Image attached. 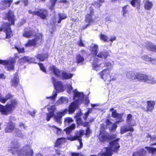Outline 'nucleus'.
I'll return each instance as SVG.
<instances>
[{"label": "nucleus", "mask_w": 156, "mask_h": 156, "mask_svg": "<svg viewBox=\"0 0 156 156\" xmlns=\"http://www.w3.org/2000/svg\"><path fill=\"white\" fill-rule=\"evenodd\" d=\"M68 92L71 93L72 91L74 94V98L75 101L72 102L69 106V112L73 113L77 109L79 105L82 103L84 95L82 92H80L77 91L76 89L73 90V88L71 85L68 86Z\"/></svg>", "instance_id": "nucleus-1"}, {"label": "nucleus", "mask_w": 156, "mask_h": 156, "mask_svg": "<svg viewBox=\"0 0 156 156\" xmlns=\"http://www.w3.org/2000/svg\"><path fill=\"white\" fill-rule=\"evenodd\" d=\"M119 138H117L115 140L109 142L110 147H105L102 150V154L106 156H111L113 152H117L120 147L118 143Z\"/></svg>", "instance_id": "nucleus-2"}, {"label": "nucleus", "mask_w": 156, "mask_h": 156, "mask_svg": "<svg viewBox=\"0 0 156 156\" xmlns=\"http://www.w3.org/2000/svg\"><path fill=\"white\" fill-rule=\"evenodd\" d=\"M11 149H9V151L14 155H17L18 156H28L29 155V149L27 146L26 148H23L22 149L19 150L18 148V145L16 142H12L10 144Z\"/></svg>", "instance_id": "nucleus-3"}, {"label": "nucleus", "mask_w": 156, "mask_h": 156, "mask_svg": "<svg viewBox=\"0 0 156 156\" xmlns=\"http://www.w3.org/2000/svg\"><path fill=\"white\" fill-rule=\"evenodd\" d=\"M17 105V102L15 100H12L11 104H7L5 106L0 105V112L3 115H8L12 111Z\"/></svg>", "instance_id": "nucleus-4"}, {"label": "nucleus", "mask_w": 156, "mask_h": 156, "mask_svg": "<svg viewBox=\"0 0 156 156\" xmlns=\"http://www.w3.org/2000/svg\"><path fill=\"white\" fill-rule=\"evenodd\" d=\"M15 131L16 135L19 137H22L24 136V134L21 133L20 130L16 129L15 128V125L12 122H9L8 123L5 127V131L6 133H10L12 132L13 130Z\"/></svg>", "instance_id": "nucleus-5"}, {"label": "nucleus", "mask_w": 156, "mask_h": 156, "mask_svg": "<svg viewBox=\"0 0 156 156\" xmlns=\"http://www.w3.org/2000/svg\"><path fill=\"white\" fill-rule=\"evenodd\" d=\"M41 41L42 36L40 34H37L34 39L29 40L25 46L26 47L35 46L37 44H40Z\"/></svg>", "instance_id": "nucleus-6"}, {"label": "nucleus", "mask_w": 156, "mask_h": 156, "mask_svg": "<svg viewBox=\"0 0 156 156\" xmlns=\"http://www.w3.org/2000/svg\"><path fill=\"white\" fill-rule=\"evenodd\" d=\"M10 26V25L9 23H4L2 25L1 28H0V31H3L5 32L6 38H9L13 35L12 31L11 30Z\"/></svg>", "instance_id": "nucleus-7"}, {"label": "nucleus", "mask_w": 156, "mask_h": 156, "mask_svg": "<svg viewBox=\"0 0 156 156\" xmlns=\"http://www.w3.org/2000/svg\"><path fill=\"white\" fill-rule=\"evenodd\" d=\"M15 62V59L13 58L8 61L0 60V64L6 65V67L9 70H12L14 69V64Z\"/></svg>", "instance_id": "nucleus-8"}, {"label": "nucleus", "mask_w": 156, "mask_h": 156, "mask_svg": "<svg viewBox=\"0 0 156 156\" xmlns=\"http://www.w3.org/2000/svg\"><path fill=\"white\" fill-rule=\"evenodd\" d=\"M51 80L56 90L59 92L63 91V87L62 82L60 81H56L53 77L51 78Z\"/></svg>", "instance_id": "nucleus-9"}, {"label": "nucleus", "mask_w": 156, "mask_h": 156, "mask_svg": "<svg viewBox=\"0 0 156 156\" xmlns=\"http://www.w3.org/2000/svg\"><path fill=\"white\" fill-rule=\"evenodd\" d=\"M84 131L83 130H81L79 131H77L75 133V136H74L68 137L67 139L71 141H74L76 140H81L80 138L84 135Z\"/></svg>", "instance_id": "nucleus-10"}, {"label": "nucleus", "mask_w": 156, "mask_h": 156, "mask_svg": "<svg viewBox=\"0 0 156 156\" xmlns=\"http://www.w3.org/2000/svg\"><path fill=\"white\" fill-rule=\"evenodd\" d=\"M15 16L13 12L11 10H9L7 13L5 14V19L8 20L12 25L14 24Z\"/></svg>", "instance_id": "nucleus-11"}, {"label": "nucleus", "mask_w": 156, "mask_h": 156, "mask_svg": "<svg viewBox=\"0 0 156 156\" xmlns=\"http://www.w3.org/2000/svg\"><path fill=\"white\" fill-rule=\"evenodd\" d=\"M110 70L108 69H106L98 73V74L102 79L105 81H106L110 76Z\"/></svg>", "instance_id": "nucleus-12"}, {"label": "nucleus", "mask_w": 156, "mask_h": 156, "mask_svg": "<svg viewBox=\"0 0 156 156\" xmlns=\"http://www.w3.org/2000/svg\"><path fill=\"white\" fill-rule=\"evenodd\" d=\"M147 105L146 108L144 107H142V109L145 111L152 112L154 108V106L155 105V103L154 101H148L147 102Z\"/></svg>", "instance_id": "nucleus-13"}, {"label": "nucleus", "mask_w": 156, "mask_h": 156, "mask_svg": "<svg viewBox=\"0 0 156 156\" xmlns=\"http://www.w3.org/2000/svg\"><path fill=\"white\" fill-rule=\"evenodd\" d=\"M68 112V110L66 109L62 112L57 113V115L54 116L55 121L58 123H60L62 117L66 114Z\"/></svg>", "instance_id": "nucleus-14"}, {"label": "nucleus", "mask_w": 156, "mask_h": 156, "mask_svg": "<svg viewBox=\"0 0 156 156\" xmlns=\"http://www.w3.org/2000/svg\"><path fill=\"white\" fill-rule=\"evenodd\" d=\"M12 1V0L2 1L0 2V9L4 10L10 7Z\"/></svg>", "instance_id": "nucleus-15"}, {"label": "nucleus", "mask_w": 156, "mask_h": 156, "mask_svg": "<svg viewBox=\"0 0 156 156\" xmlns=\"http://www.w3.org/2000/svg\"><path fill=\"white\" fill-rule=\"evenodd\" d=\"M49 70L51 72L53 73L57 77H59L61 76L62 71L58 69L55 66H52L49 68Z\"/></svg>", "instance_id": "nucleus-16"}, {"label": "nucleus", "mask_w": 156, "mask_h": 156, "mask_svg": "<svg viewBox=\"0 0 156 156\" xmlns=\"http://www.w3.org/2000/svg\"><path fill=\"white\" fill-rule=\"evenodd\" d=\"M37 12L36 15L38 16L42 19H45L48 13V11L46 9H40Z\"/></svg>", "instance_id": "nucleus-17"}, {"label": "nucleus", "mask_w": 156, "mask_h": 156, "mask_svg": "<svg viewBox=\"0 0 156 156\" xmlns=\"http://www.w3.org/2000/svg\"><path fill=\"white\" fill-rule=\"evenodd\" d=\"M34 35V32L33 30L27 29H24L23 34V36L27 38L31 37Z\"/></svg>", "instance_id": "nucleus-18"}, {"label": "nucleus", "mask_w": 156, "mask_h": 156, "mask_svg": "<svg viewBox=\"0 0 156 156\" xmlns=\"http://www.w3.org/2000/svg\"><path fill=\"white\" fill-rule=\"evenodd\" d=\"M48 109L49 112L47 114L46 119L48 121H49L50 120V118L54 115V112L55 110V106H53L50 108H48Z\"/></svg>", "instance_id": "nucleus-19"}, {"label": "nucleus", "mask_w": 156, "mask_h": 156, "mask_svg": "<svg viewBox=\"0 0 156 156\" xmlns=\"http://www.w3.org/2000/svg\"><path fill=\"white\" fill-rule=\"evenodd\" d=\"M90 13H88L86 16V21L90 23L93 21L92 17L94 15V9L92 8H90Z\"/></svg>", "instance_id": "nucleus-20"}, {"label": "nucleus", "mask_w": 156, "mask_h": 156, "mask_svg": "<svg viewBox=\"0 0 156 156\" xmlns=\"http://www.w3.org/2000/svg\"><path fill=\"white\" fill-rule=\"evenodd\" d=\"M126 122L130 126H133L136 123L135 121L133 119L132 115L130 114L127 115Z\"/></svg>", "instance_id": "nucleus-21"}, {"label": "nucleus", "mask_w": 156, "mask_h": 156, "mask_svg": "<svg viewBox=\"0 0 156 156\" xmlns=\"http://www.w3.org/2000/svg\"><path fill=\"white\" fill-rule=\"evenodd\" d=\"M147 155V151L144 149H142L134 152L133 156H146Z\"/></svg>", "instance_id": "nucleus-22"}, {"label": "nucleus", "mask_w": 156, "mask_h": 156, "mask_svg": "<svg viewBox=\"0 0 156 156\" xmlns=\"http://www.w3.org/2000/svg\"><path fill=\"white\" fill-rule=\"evenodd\" d=\"M100 60L98 58H95L92 63L93 69L94 70L98 71L100 67V64H98V62Z\"/></svg>", "instance_id": "nucleus-23"}, {"label": "nucleus", "mask_w": 156, "mask_h": 156, "mask_svg": "<svg viewBox=\"0 0 156 156\" xmlns=\"http://www.w3.org/2000/svg\"><path fill=\"white\" fill-rule=\"evenodd\" d=\"M136 79L141 81L145 82L147 81L148 79L147 76L145 74H139L136 75Z\"/></svg>", "instance_id": "nucleus-24"}, {"label": "nucleus", "mask_w": 156, "mask_h": 156, "mask_svg": "<svg viewBox=\"0 0 156 156\" xmlns=\"http://www.w3.org/2000/svg\"><path fill=\"white\" fill-rule=\"evenodd\" d=\"M19 80L18 75L17 74H15L13 78L11 81V86L14 87H16L19 83Z\"/></svg>", "instance_id": "nucleus-25"}, {"label": "nucleus", "mask_w": 156, "mask_h": 156, "mask_svg": "<svg viewBox=\"0 0 156 156\" xmlns=\"http://www.w3.org/2000/svg\"><path fill=\"white\" fill-rule=\"evenodd\" d=\"M98 45L95 44H92L91 45L90 50L94 55H96L98 51Z\"/></svg>", "instance_id": "nucleus-26"}, {"label": "nucleus", "mask_w": 156, "mask_h": 156, "mask_svg": "<svg viewBox=\"0 0 156 156\" xmlns=\"http://www.w3.org/2000/svg\"><path fill=\"white\" fill-rule=\"evenodd\" d=\"M73 75L70 73H67L65 71H63L61 77L63 80L70 79L73 76Z\"/></svg>", "instance_id": "nucleus-27"}, {"label": "nucleus", "mask_w": 156, "mask_h": 156, "mask_svg": "<svg viewBox=\"0 0 156 156\" xmlns=\"http://www.w3.org/2000/svg\"><path fill=\"white\" fill-rule=\"evenodd\" d=\"M128 131L133 132V129L132 127H128L126 125H124L121 127L120 133L121 134H123Z\"/></svg>", "instance_id": "nucleus-28"}, {"label": "nucleus", "mask_w": 156, "mask_h": 156, "mask_svg": "<svg viewBox=\"0 0 156 156\" xmlns=\"http://www.w3.org/2000/svg\"><path fill=\"white\" fill-rule=\"evenodd\" d=\"M110 110L112 112V117L116 119L122 118V115L117 113L116 110L114 109V108H112L110 109Z\"/></svg>", "instance_id": "nucleus-29"}, {"label": "nucleus", "mask_w": 156, "mask_h": 156, "mask_svg": "<svg viewBox=\"0 0 156 156\" xmlns=\"http://www.w3.org/2000/svg\"><path fill=\"white\" fill-rule=\"evenodd\" d=\"M152 3L148 0H146L144 3V8L145 9L147 10H150L153 6Z\"/></svg>", "instance_id": "nucleus-30"}, {"label": "nucleus", "mask_w": 156, "mask_h": 156, "mask_svg": "<svg viewBox=\"0 0 156 156\" xmlns=\"http://www.w3.org/2000/svg\"><path fill=\"white\" fill-rule=\"evenodd\" d=\"M146 48L147 49L154 52L156 46L153 44L151 42H149L147 44Z\"/></svg>", "instance_id": "nucleus-31"}, {"label": "nucleus", "mask_w": 156, "mask_h": 156, "mask_svg": "<svg viewBox=\"0 0 156 156\" xmlns=\"http://www.w3.org/2000/svg\"><path fill=\"white\" fill-rule=\"evenodd\" d=\"M76 60L77 63L82 65L83 64V62L84 61V59L83 56L80 54H78L76 55Z\"/></svg>", "instance_id": "nucleus-32"}, {"label": "nucleus", "mask_w": 156, "mask_h": 156, "mask_svg": "<svg viewBox=\"0 0 156 156\" xmlns=\"http://www.w3.org/2000/svg\"><path fill=\"white\" fill-rule=\"evenodd\" d=\"M48 55L47 53L41 54H38L36 56L37 58L39 59L40 61H44L45 59L48 58Z\"/></svg>", "instance_id": "nucleus-33"}, {"label": "nucleus", "mask_w": 156, "mask_h": 156, "mask_svg": "<svg viewBox=\"0 0 156 156\" xmlns=\"http://www.w3.org/2000/svg\"><path fill=\"white\" fill-rule=\"evenodd\" d=\"M108 53L107 51H101L97 55V57L101 58H106L108 56Z\"/></svg>", "instance_id": "nucleus-34"}, {"label": "nucleus", "mask_w": 156, "mask_h": 156, "mask_svg": "<svg viewBox=\"0 0 156 156\" xmlns=\"http://www.w3.org/2000/svg\"><path fill=\"white\" fill-rule=\"evenodd\" d=\"M75 124L73 123L71 126L66 128L64 130L66 132L67 134H69L73 130L75 129Z\"/></svg>", "instance_id": "nucleus-35"}, {"label": "nucleus", "mask_w": 156, "mask_h": 156, "mask_svg": "<svg viewBox=\"0 0 156 156\" xmlns=\"http://www.w3.org/2000/svg\"><path fill=\"white\" fill-rule=\"evenodd\" d=\"M66 141V139L65 138H61L58 139L56 141L55 144V147H58L61 144L65 142Z\"/></svg>", "instance_id": "nucleus-36"}, {"label": "nucleus", "mask_w": 156, "mask_h": 156, "mask_svg": "<svg viewBox=\"0 0 156 156\" xmlns=\"http://www.w3.org/2000/svg\"><path fill=\"white\" fill-rule=\"evenodd\" d=\"M99 139L100 141L101 142H104L107 140H109L108 134L107 133L102 134L100 136Z\"/></svg>", "instance_id": "nucleus-37"}, {"label": "nucleus", "mask_w": 156, "mask_h": 156, "mask_svg": "<svg viewBox=\"0 0 156 156\" xmlns=\"http://www.w3.org/2000/svg\"><path fill=\"white\" fill-rule=\"evenodd\" d=\"M126 76L129 79H131L132 80H135L136 79V75L131 72H129L127 73Z\"/></svg>", "instance_id": "nucleus-38"}, {"label": "nucleus", "mask_w": 156, "mask_h": 156, "mask_svg": "<svg viewBox=\"0 0 156 156\" xmlns=\"http://www.w3.org/2000/svg\"><path fill=\"white\" fill-rule=\"evenodd\" d=\"M58 16L59 19L58 21V23H60L62 20L66 19L67 17L66 15L64 13H59L58 14Z\"/></svg>", "instance_id": "nucleus-39"}, {"label": "nucleus", "mask_w": 156, "mask_h": 156, "mask_svg": "<svg viewBox=\"0 0 156 156\" xmlns=\"http://www.w3.org/2000/svg\"><path fill=\"white\" fill-rule=\"evenodd\" d=\"M73 121L72 118L70 117H66L65 118L64 120V123L65 125L67 126L70 123H72Z\"/></svg>", "instance_id": "nucleus-40"}, {"label": "nucleus", "mask_w": 156, "mask_h": 156, "mask_svg": "<svg viewBox=\"0 0 156 156\" xmlns=\"http://www.w3.org/2000/svg\"><path fill=\"white\" fill-rule=\"evenodd\" d=\"M140 0H130V3L133 7H135L136 5H139L140 4Z\"/></svg>", "instance_id": "nucleus-41"}, {"label": "nucleus", "mask_w": 156, "mask_h": 156, "mask_svg": "<svg viewBox=\"0 0 156 156\" xmlns=\"http://www.w3.org/2000/svg\"><path fill=\"white\" fill-rule=\"evenodd\" d=\"M145 148L147 149L148 152L151 154H153L154 153L156 152V148H155L148 147H145Z\"/></svg>", "instance_id": "nucleus-42"}, {"label": "nucleus", "mask_w": 156, "mask_h": 156, "mask_svg": "<svg viewBox=\"0 0 156 156\" xmlns=\"http://www.w3.org/2000/svg\"><path fill=\"white\" fill-rule=\"evenodd\" d=\"M68 102V100L66 98L62 97L58 101L60 104H66Z\"/></svg>", "instance_id": "nucleus-43"}, {"label": "nucleus", "mask_w": 156, "mask_h": 156, "mask_svg": "<svg viewBox=\"0 0 156 156\" xmlns=\"http://www.w3.org/2000/svg\"><path fill=\"white\" fill-rule=\"evenodd\" d=\"M147 137L148 138H150L151 141H154V143L151 144V145H156V136H151L150 135L148 134L147 136Z\"/></svg>", "instance_id": "nucleus-44"}, {"label": "nucleus", "mask_w": 156, "mask_h": 156, "mask_svg": "<svg viewBox=\"0 0 156 156\" xmlns=\"http://www.w3.org/2000/svg\"><path fill=\"white\" fill-rule=\"evenodd\" d=\"M100 39L101 40L103 41L104 42H108V37L106 35L101 34L99 36Z\"/></svg>", "instance_id": "nucleus-45"}, {"label": "nucleus", "mask_w": 156, "mask_h": 156, "mask_svg": "<svg viewBox=\"0 0 156 156\" xmlns=\"http://www.w3.org/2000/svg\"><path fill=\"white\" fill-rule=\"evenodd\" d=\"M29 59L28 57H24L23 58L20 59L19 61V62L20 64H22L23 62H29Z\"/></svg>", "instance_id": "nucleus-46"}, {"label": "nucleus", "mask_w": 156, "mask_h": 156, "mask_svg": "<svg viewBox=\"0 0 156 156\" xmlns=\"http://www.w3.org/2000/svg\"><path fill=\"white\" fill-rule=\"evenodd\" d=\"M12 97V95L10 94H8L5 96V98H3V99L2 100V102L3 103H5L9 99H10Z\"/></svg>", "instance_id": "nucleus-47"}, {"label": "nucleus", "mask_w": 156, "mask_h": 156, "mask_svg": "<svg viewBox=\"0 0 156 156\" xmlns=\"http://www.w3.org/2000/svg\"><path fill=\"white\" fill-rule=\"evenodd\" d=\"M104 2V0H99L98 2H94L93 5H94L96 8H99L100 7L101 4Z\"/></svg>", "instance_id": "nucleus-48"}, {"label": "nucleus", "mask_w": 156, "mask_h": 156, "mask_svg": "<svg viewBox=\"0 0 156 156\" xmlns=\"http://www.w3.org/2000/svg\"><path fill=\"white\" fill-rule=\"evenodd\" d=\"M51 127L52 128V129H53V130H54L55 132H56V133L57 134H59L61 132V129L57 127L56 126H52Z\"/></svg>", "instance_id": "nucleus-49"}, {"label": "nucleus", "mask_w": 156, "mask_h": 156, "mask_svg": "<svg viewBox=\"0 0 156 156\" xmlns=\"http://www.w3.org/2000/svg\"><path fill=\"white\" fill-rule=\"evenodd\" d=\"M141 58L143 60L147 62H150V58H151L146 55L142 56Z\"/></svg>", "instance_id": "nucleus-50"}, {"label": "nucleus", "mask_w": 156, "mask_h": 156, "mask_svg": "<svg viewBox=\"0 0 156 156\" xmlns=\"http://www.w3.org/2000/svg\"><path fill=\"white\" fill-rule=\"evenodd\" d=\"M129 7V6L128 5H126L122 7V15L123 16H124L128 12V8L127 7Z\"/></svg>", "instance_id": "nucleus-51"}, {"label": "nucleus", "mask_w": 156, "mask_h": 156, "mask_svg": "<svg viewBox=\"0 0 156 156\" xmlns=\"http://www.w3.org/2000/svg\"><path fill=\"white\" fill-rule=\"evenodd\" d=\"M147 81L152 84L156 83V80L154 78H150L148 77V79Z\"/></svg>", "instance_id": "nucleus-52"}, {"label": "nucleus", "mask_w": 156, "mask_h": 156, "mask_svg": "<svg viewBox=\"0 0 156 156\" xmlns=\"http://www.w3.org/2000/svg\"><path fill=\"white\" fill-rule=\"evenodd\" d=\"M57 0H51V5L49 7V9L51 10L53 9L55 5V3Z\"/></svg>", "instance_id": "nucleus-53"}, {"label": "nucleus", "mask_w": 156, "mask_h": 156, "mask_svg": "<svg viewBox=\"0 0 156 156\" xmlns=\"http://www.w3.org/2000/svg\"><path fill=\"white\" fill-rule=\"evenodd\" d=\"M15 48L19 53H24L25 52L24 48H18L16 46H15Z\"/></svg>", "instance_id": "nucleus-54"}, {"label": "nucleus", "mask_w": 156, "mask_h": 156, "mask_svg": "<svg viewBox=\"0 0 156 156\" xmlns=\"http://www.w3.org/2000/svg\"><path fill=\"white\" fill-rule=\"evenodd\" d=\"M117 137V136L116 134H113L112 135H109L108 134V137L109 139V140L112 139H115Z\"/></svg>", "instance_id": "nucleus-55"}, {"label": "nucleus", "mask_w": 156, "mask_h": 156, "mask_svg": "<svg viewBox=\"0 0 156 156\" xmlns=\"http://www.w3.org/2000/svg\"><path fill=\"white\" fill-rule=\"evenodd\" d=\"M117 125L116 123L112 124L111 126V130L112 131H114V130H115V129L117 127Z\"/></svg>", "instance_id": "nucleus-56"}, {"label": "nucleus", "mask_w": 156, "mask_h": 156, "mask_svg": "<svg viewBox=\"0 0 156 156\" xmlns=\"http://www.w3.org/2000/svg\"><path fill=\"white\" fill-rule=\"evenodd\" d=\"M38 65L41 70L43 72H46L45 69L43 66V64L41 63H38Z\"/></svg>", "instance_id": "nucleus-57"}, {"label": "nucleus", "mask_w": 156, "mask_h": 156, "mask_svg": "<svg viewBox=\"0 0 156 156\" xmlns=\"http://www.w3.org/2000/svg\"><path fill=\"white\" fill-rule=\"evenodd\" d=\"M150 59L149 62H151V63L153 64L156 65V58H151Z\"/></svg>", "instance_id": "nucleus-58"}, {"label": "nucleus", "mask_w": 156, "mask_h": 156, "mask_svg": "<svg viewBox=\"0 0 156 156\" xmlns=\"http://www.w3.org/2000/svg\"><path fill=\"white\" fill-rule=\"evenodd\" d=\"M106 123L107 126L109 128H110V126L112 125V122L110 121L109 120H107L106 121Z\"/></svg>", "instance_id": "nucleus-59"}, {"label": "nucleus", "mask_w": 156, "mask_h": 156, "mask_svg": "<svg viewBox=\"0 0 156 156\" xmlns=\"http://www.w3.org/2000/svg\"><path fill=\"white\" fill-rule=\"evenodd\" d=\"M79 143L80 144V145L78 146L77 147L78 149H80L82 148L83 146V144L81 140H79Z\"/></svg>", "instance_id": "nucleus-60"}, {"label": "nucleus", "mask_w": 156, "mask_h": 156, "mask_svg": "<svg viewBox=\"0 0 156 156\" xmlns=\"http://www.w3.org/2000/svg\"><path fill=\"white\" fill-rule=\"evenodd\" d=\"M105 65L106 66H112L114 65L113 62H112V63H110L109 62H105Z\"/></svg>", "instance_id": "nucleus-61"}, {"label": "nucleus", "mask_w": 156, "mask_h": 156, "mask_svg": "<svg viewBox=\"0 0 156 156\" xmlns=\"http://www.w3.org/2000/svg\"><path fill=\"white\" fill-rule=\"evenodd\" d=\"M57 96V94L56 92L55 93V94H53V95L52 96L50 97L49 98L47 97V98H51L53 100H54L55 98Z\"/></svg>", "instance_id": "nucleus-62"}, {"label": "nucleus", "mask_w": 156, "mask_h": 156, "mask_svg": "<svg viewBox=\"0 0 156 156\" xmlns=\"http://www.w3.org/2000/svg\"><path fill=\"white\" fill-rule=\"evenodd\" d=\"M37 11H32V10H29L28 11L29 13L32 14L33 15H36L37 13Z\"/></svg>", "instance_id": "nucleus-63"}, {"label": "nucleus", "mask_w": 156, "mask_h": 156, "mask_svg": "<svg viewBox=\"0 0 156 156\" xmlns=\"http://www.w3.org/2000/svg\"><path fill=\"white\" fill-rule=\"evenodd\" d=\"M90 132V130L89 128L87 127L86 130L85 135L87 136L89 135Z\"/></svg>", "instance_id": "nucleus-64"}]
</instances>
